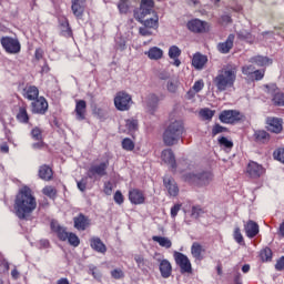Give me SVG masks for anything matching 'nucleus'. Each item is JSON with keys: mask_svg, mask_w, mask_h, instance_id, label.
Wrapping results in <instances>:
<instances>
[{"mask_svg": "<svg viewBox=\"0 0 284 284\" xmlns=\"http://www.w3.org/2000/svg\"><path fill=\"white\" fill-rule=\"evenodd\" d=\"M248 77H251V79H255V81H261V79H263V77H265V73L251 72V73H248Z\"/></svg>", "mask_w": 284, "mask_h": 284, "instance_id": "nucleus-63", "label": "nucleus"}, {"mask_svg": "<svg viewBox=\"0 0 284 284\" xmlns=\"http://www.w3.org/2000/svg\"><path fill=\"white\" fill-rule=\"evenodd\" d=\"M129 201L132 205H143L145 203V193L140 189L129 190Z\"/></svg>", "mask_w": 284, "mask_h": 284, "instance_id": "nucleus-17", "label": "nucleus"}, {"mask_svg": "<svg viewBox=\"0 0 284 284\" xmlns=\"http://www.w3.org/2000/svg\"><path fill=\"white\" fill-rule=\"evenodd\" d=\"M144 54H146L151 61H159L163 59V51L159 47L150 48L149 51L144 52Z\"/></svg>", "mask_w": 284, "mask_h": 284, "instance_id": "nucleus-32", "label": "nucleus"}, {"mask_svg": "<svg viewBox=\"0 0 284 284\" xmlns=\"http://www.w3.org/2000/svg\"><path fill=\"white\" fill-rule=\"evenodd\" d=\"M122 150H125V152H132L135 148L134 141H132V139L130 138H124L122 140Z\"/></svg>", "mask_w": 284, "mask_h": 284, "instance_id": "nucleus-40", "label": "nucleus"}, {"mask_svg": "<svg viewBox=\"0 0 284 284\" xmlns=\"http://www.w3.org/2000/svg\"><path fill=\"white\" fill-rule=\"evenodd\" d=\"M22 97L28 101H34L36 99H39V88L36 85H27L22 90Z\"/></svg>", "mask_w": 284, "mask_h": 284, "instance_id": "nucleus-26", "label": "nucleus"}, {"mask_svg": "<svg viewBox=\"0 0 284 284\" xmlns=\"http://www.w3.org/2000/svg\"><path fill=\"white\" fill-rule=\"evenodd\" d=\"M265 88H266V94H270L271 97H273L272 101L274 105L283 106L284 93L278 92V87H276V84H270V85H265Z\"/></svg>", "mask_w": 284, "mask_h": 284, "instance_id": "nucleus-14", "label": "nucleus"}, {"mask_svg": "<svg viewBox=\"0 0 284 284\" xmlns=\"http://www.w3.org/2000/svg\"><path fill=\"white\" fill-rule=\"evenodd\" d=\"M273 159L280 163H284V148L277 149L273 152Z\"/></svg>", "mask_w": 284, "mask_h": 284, "instance_id": "nucleus-47", "label": "nucleus"}, {"mask_svg": "<svg viewBox=\"0 0 284 284\" xmlns=\"http://www.w3.org/2000/svg\"><path fill=\"white\" fill-rule=\"evenodd\" d=\"M152 241L159 243L160 247H165L166 250H170V247H172V241L168 237L153 235Z\"/></svg>", "mask_w": 284, "mask_h": 284, "instance_id": "nucleus-37", "label": "nucleus"}, {"mask_svg": "<svg viewBox=\"0 0 284 284\" xmlns=\"http://www.w3.org/2000/svg\"><path fill=\"white\" fill-rule=\"evenodd\" d=\"M219 143H220V145H223L224 148H227L229 150L234 148V143L232 141L227 140V138H225V136H222L219 140Z\"/></svg>", "mask_w": 284, "mask_h": 284, "instance_id": "nucleus-54", "label": "nucleus"}, {"mask_svg": "<svg viewBox=\"0 0 284 284\" xmlns=\"http://www.w3.org/2000/svg\"><path fill=\"white\" fill-rule=\"evenodd\" d=\"M272 248L270 247H264L260 251V258L262 261V263H270L272 261Z\"/></svg>", "mask_w": 284, "mask_h": 284, "instance_id": "nucleus-38", "label": "nucleus"}, {"mask_svg": "<svg viewBox=\"0 0 284 284\" xmlns=\"http://www.w3.org/2000/svg\"><path fill=\"white\" fill-rule=\"evenodd\" d=\"M235 81L236 73L234 72H223L213 79V83L215 88H217V92H225L229 88H234Z\"/></svg>", "mask_w": 284, "mask_h": 284, "instance_id": "nucleus-4", "label": "nucleus"}, {"mask_svg": "<svg viewBox=\"0 0 284 284\" xmlns=\"http://www.w3.org/2000/svg\"><path fill=\"white\" fill-rule=\"evenodd\" d=\"M141 23H143L144 28H159V17L155 16V18H150L144 21L142 19Z\"/></svg>", "mask_w": 284, "mask_h": 284, "instance_id": "nucleus-42", "label": "nucleus"}, {"mask_svg": "<svg viewBox=\"0 0 284 284\" xmlns=\"http://www.w3.org/2000/svg\"><path fill=\"white\" fill-rule=\"evenodd\" d=\"M162 278H170L172 276V263L168 260H162L159 265Z\"/></svg>", "mask_w": 284, "mask_h": 284, "instance_id": "nucleus-29", "label": "nucleus"}, {"mask_svg": "<svg viewBox=\"0 0 284 284\" xmlns=\"http://www.w3.org/2000/svg\"><path fill=\"white\" fill-rule=\"evenodd\" d=\"M125 126L129 132H136V130H139V121L134 119H129L126 120Z\"/></svg>", "mask_w": 284, "mask_h": 284, "instance_id": "nucleus-45", "label": "nucleus"}, {"mask_svg": "<svg viewBox=\"0 0 284 284\" xmlns=\"http://www.w3.org/2000/svg\"><path fill=\"white\" fill-rule=\"evenodd\" d=\"M113 201L116 203V205H123L125 197L123 196V193L121 191H116L113 195Z\"/></svg>", "mask_w": 284, "mask_h": 284, "instance_id": "nucleus-51", "label": "nucleus"}, {"mask_svg": "<svg viewBox=\"0 0 284 284\" xmlns=\"http://www.w3.org/2000/svg\"><path fill=\"white\" fill-rule=\"evenodd\" d=\"M0 43L8 54H19L21 52V42L18 39L6 36L0 39Z\"/></svg>", "mask_w": 284, "mask_h": 284, "instance_id": "nucleus-8", "label": "nucleus"}, {"mask_svg": "<svg viewBox=\"0 0 284 284\" xmlns=\"http://www.w3.org/2000/svg\"><path fill=\"white\" fill-rule=\"evenodd\" d=\"M90 225H92V221L83 213H79L73 217V227L78 230V232H85Z\"/></svg>", "mask_w": 284, "mask_h": 284, "instance_id": "nucleus-13", "label": "nucleus"}, {"mask_svg": "<svg viewBox=\"0 0 284 284\" xmlns=\"http://www.w3.org/2000/svg\"><path fill=\"white\" fill-rule=\"evenodd\" d=\"M222 72H236V65L229 63L222 69Z\"/></svg>", "mask_w": 284, "mask_h": 284, "instance_id": "nucleus-64", "label": "nucleus"}, {"mask_svg": "<svg viewBox=\"0 0 284 284\" xmlns=\"http://www.w3.org/2000/svg\"><path fill=\"white\" fill-rule=\"evenodd\" d=\"M108 168H110V154L105 153V161L100 164L91 165L88 170L89 179H97V176H108Z\"/></svg>", "mask_w": 284, "mask_h": 284, "instance_id": "nucleus-6", "label": "nucleus"}, {"mask_svg": "<svg viewBox=\"0 0 284 284\" xmlns=\"http://www.w3.org/2000/svg\"><path fill=\"white\" fill-rule=\"evenodd\" d=\"M161 159L162 161H164V163H168V165H171L173 170H176V159L174 158V152L172 151V149L163 150L161 154Z\"/></svg>", "mask_w": 284, "mask_h": 284, "instance_id": "nucleus-27", "label": "nucleus"}, {"mask_svg": "<svg viewBox=\"0 0 284 284\" xmlns=\"http://www.w3.org/2000/svg\"><path fill=\"white\" fill-rule=\"evenodd\" d=\"M183 132H185V126L183 125L182 121L172 122L163 133L164 144L169 148L172 145H176V143L181 141Z\"/></svg>", "mask_w": 284, "mask_h": 284, "instance_id": "nucleus-2", "label": "nucleus"}, {"mask_svg": "<svg viewBox=\"0 0 284 284\" xmlns=\"http://www.w3.org/2000/svg\"><path fill=\"white\" fill-rule=\"evenodd\" d=\"M201 214H205V211H203L200 205L192 206L191 216H193V219H199Z\"/></svg>", "mask_w": 284, "mask_h": 284, "instance_id": "nucleus-48", "label": "nucleus"}, {"mask_svg": "<svg viewBox=\"0 0 284 284\" xmlns=\"http://www.w3.org/2000/svg\"><path fill=\"white\" fill-rule=\"evenodd\" d=\"M129 0H120L118 2V10L120 14H128L130 12V4H128Z\"/></svg>", "mask_w": 284, "mask_h": 284, "instance_id": "nucleus-44", "label": "nucleus"}, {"mask_svg": "<svg viewBox=\"0 0 284 284\" xmlns=\"http://www.w3.org/2000/svg\"><path fill=\"white\" fill-rule=\"evenodd\" d=\"M112 190H113L112 182H105L104 189H103L104 194H106V196H111Z\"/></svg>", "mask_w": 284, "mask_h": 284, "instance_id": "nucleus-57", "label": "nucleus"}, {"mask_svg": "<svg viewBox=\"0 0 284 284\" xmlns=\"http://www.w3.org/2000/svg\"><path fill=\"white\" fill-rule=\"evenodd\" d=\"M42 193L44 196H48L49 199H57V189L51 185H47L42 189Z\"/></svg>", "mask_w": 284, "mask_h": 284, "instance_id": "nucleus-41", "label": "nucleus"}, {"mask_svg": "<svg viewBox=\"0 0 284 284\" xmlns=\"http://www.w3.org/2000/svg\"><path fill=\"white\" fill-rule=\"evenodd\" d=\"M254 139L256 143H270V133L265 130H257L254 132Z\"/></svg>", "mask_w": 284, "mask_h": 284, "instance_id": "nucleus-34", "label": "nucleus"}, {"mask_svg": "<svg viewBox=\"0 0 284 284\" xmlns=\"http://www.w3.org/2000/svg\"><path fill=\"white\" fill-rule=\"evenodd\" d=\"M74 112L78 121H85V114H88V102H85V100H75Z\"/></svg>", "mask_w": 284, "mask_h": 284, "instance_id": "nucleus-19", "label": "nucleus"}, {"mask_svg": "<svg viewBox=\"0 0 284 284\" xmlns=\"http://www.w3.org/2000/svg\"><path fill=\"white\" fill-rule=\"evenodd\" d=\"M234 39H236L234 33L229 34L225 42H220L217 44V51L221 54H230V50H232V48H234Z\"/></svg>", "mask_w": 284, "mask_h": 284, "instance_id": "nucleus-20", "label": "nucleus"}, {"mask_svg": "<svg viewBox=\"0 0 284 284\" xmlns=\"http://www.w3.org/2000/svg\"><path fill=\"white\" fill-rule=\"evenodd\" d=\"M112 278H115V281H119L121 278H125V273H123V270L121 268H114L111 271Z\"/></svg>", "mask_w": 284, "mask_h": 284, "instance_id": "nucleus-50", "label": "nucleus"}, {"mask_svg": "<svg viewBox=\"0 0 284 284\" xmlns=\"http://www.w3.org/2000/svg\"><path fill=\"white\" fill-rule=\"evenodd\" d=\"M186 28L194 34H205L210 31V24L206 21L193 19L186 23Z\"/></svg>", "mask_w": 284, "mask_h": 284, "instance_id": "nucleus-11", "label": "nucleus"}, {"mask_svg": "<svg viewBox=\"0 0 284 284\" xmlns=\"http://www.w3.org/2000/svg\"><path fill=\"white\" fill-rule=\"evenodd\" d=\"M48 100L41 95L31 102V112L32 114H45L48 112Z\"/></svg>", "mask_w": 284, "mask_h": 284, "instance_id": "nucleus-12", "label": "nucleus"}, {"mask_svg": "<svg viewBox=\"0 0 284 284\" xmlns=\"http://www.w3.org/2000/svg\"><path fill=\"white\" fill-rule=\"evenodd\" d=\"M78 185V190H80V192H85L87 187H88V181L85 179H82L81 181H79L77 183Z\"/></svg>", "mask_w": 284, "mask_h": 284, "instance_id": "nucleus-58", "label": "nucleus"}, {"mask_svg": "<svg viewBox=\"0 0 284 284\" xmlns=\"http://www.w3.org/2000/svg\"><path fill=\"white\" fill-rule=\"evenodd\" d=\"M205 63H207V58L201 53H195L192 59V65L195 68V70H203L205 67Z\"/></svg>", "mask_w": 284, "mask_h": 284, "instance_id": "nucleus-30", "label": "nucleus"}, {"mask_svg": "<svg viewBox=\"0 0 284 284\" xmlns=\"http://www.w3.org/2000/svg\"><path fill=\"white\" fill-rule=\"evenodd\" d=\"M114 105L120 112H126L130 110V105H132V95L124 91L118 92L114 98Z\"/></svg>", "mask_w": 284, "mask_h": 284, "instance_id": "nucleus-9", "label": "nucleus"}, {"mask_svg": "<svg viewBox=\"0 0 284 284\" xmlns=\"http://www.w3.org/2000/svg\"><path fill=\"white\" fill-rule=\"evenodd\" d=\"M163 185L165 187V190L168 191V194L170 196H179V184L176 183V181L174 180V178L172 176H164L163 178Z\"/></svg>", "mask_w": 284, "mask_h": 284, "instance_id": "nucleus-18", "label": "nucleus"}, {"mask_svg": "<svg viewBox=\"0 0 284 284\" xmlns=\"http://www.w3.org/2000/svg\"><path fill=\"white\" fill-rule=\"evenodd\" d=\"M222 132H227V128H225L221 124L213 125L212 136H216V134H222Z\"/></svg>", "mask_w": 284, "mask_h": 284, "instance_id": "nucleus-52", "label": "nucleus"}, {"mask_svg": "<svg viewBox=\"0 0 284 284\" xmlns=\"http://www.w3.org/2000/svg\"><path fill=\"white\" fill-rule=\"evenodd\" d=\"M275 270L277 272H283L284 270V256L280 257L275 264Z\"/></svg>", "mask_w": 284, "mask_h": 284, "instance_id": "nucleus-59", "label": "nucleus"}, {"mask_svg": "<svg viewBox=\"0 0 284 284\" xmlns=\"http://www.w3.org/2000/svg\"><path fill=\"white\" fill-rule=\"evenodd\" d=\"M174 261L176 265L180 266L181 274H192V262H190V258L187 255L175 251L173 253Z\"/></svg>", "mask_w": 284, "mask_h": 284, "instance_id": "nucleus-10", "label": "nucleus"}, {"mask_svg": "<svg viewBox=\"0 0 284 284\" xmlns=\"http://www.w3.org/2000/svg\"><path fill=\"white\" fill-rule=\"evenodd\" d=\"M31 138L33 141H43V131L38 126L33 128L31 130Z\"/></svg>", "mask_w": 284, "mask_h": 284, "instance_id": "nucleus-46", "label": "nucleus"}, {"mask_svg": "<svg viewBox=\"0 0 284 284\" xmlns=\"http://www.w3.org/2000/svg\"><path fill=\"white\" fill-rule=\"evenodd\" d=\"M219 120L226 125H236L245 121V114L239 110H223L219 115Z\"/></svg>", "mask_w": 284, "mask_h": 284, "instance_id": "nucleus-5", "label": "nucleus"}, {"mask_svg": "<svg viewBox=\"0 0 284 284\" xmlns=\"http://www.w3.org/2000/svg\"><path fill=\"white\" fill-rule=\"evenodd\" d=\"M154 12V0H141L140 8L133 11L134 19L140 23H143V19L148 17V14H152Z\"/></svg>", "mask_w": 284, "mask_h": 284, "instance_id": "nucleus-7", "label": "nucleus"}, {"mask_svg": "<svg viewBox=\"0 0 284 284\" xmlns=\"http://www.w3.org/2000/svg\"><path fill=\"white\" fill-rule=\"evenodd\" d=\"M38 176H39V179H41L42 181H52V179H53V176H54V172L52 171V168H50V165H48V164H42V165L39 168Z\"/></svg>", "mask_w": 284, "mask_h": 284, "instance_id": "nucleus-25", "label": "nucleus"}, {"mask_svg": "<svg viewBox=\"0 0 284 284\" xmlns=\"http://www.w3.org/2000/svg\"><path fill=\"white\" fill-rule=\"evenodd\" d=\"M44 51L41 48H37L34 51V58L37 61H41L43 59Z\"/></svg>", "mask_w": 284, "mask_h": 284, "instance_id": "nucleus-62", "label": "nucleus"}, {"mask_svg": "<svg viewBox=\"0 0 284 284\" xmlns=\"http://www.w3.org/2000/svg\"><path fill=\"white\" fill-rule=\"evenodd\" d=\"M89 274H91V276H93V278H95L97 281H101L102 278L101 271H98L97 266L90 267Z\"/></svg>", "mask_w": 284, "mask_h": 284, "instance_id": "nucleus-53", "label": "nucleus"}, {"mask_svg": "<svg viewBox=\"0 0 284 284\" xmlns=\"http://www.w3.org/2000/svg\"><path fill=\"white\" fill-rule=\"evenodd\" d=\"M38 142L32 144V149L33 150H43V148H45V142H43V140H36Z\"/></svg>", "mask_w": 284, "mask_h": 284, "instance_id": "nucleus-60", "label": "nucleus"}, {"mask_svg": "<svg viewBox=\"0 0 284 284\" xmlns=\"http://www.w3.org/2000/svg\"><path fill=\"white\" fill-rule=\"evenodd\" d=\"M192 88L199 93L203 88H205V82H203V80H197L194 82Z\"/></svg>", "mask_w": 284, "mask_h": 284, "instance_id": "nucleus-56", "label": "nucleus"}, {"mask_svg": "<svg viewBox=\"0 0 284 284\" xmlns=\"http://www.w3.org/2000/svg\"><path fill=\"white\" fill-rule=\"evenodd\" d=\"M244 232L247 239H254L260 232L258 223L253 220H248L246 224H244Z\"/></svg>", "mask_w": 284, "mask_h": 284, "instance_id": "nucleus-22", "label": "nucleus"}, {"mask_svg": "<svg viewBox=\"0 0 284 284\" xmlns=\"http://www.w3.org/2000/svg\"><path fill=\"white\" fill-rule=\"evenodd\" d=\"M60 27H61V36L65 37L67 39H70V37H72V28L70 27V21L68 20V18H64L60 22Z\"/></svg>", "mask_w": 284, "mask_h": 284, "instance_id": "nucleus-35", "label": "nucleus"}, {"mask_svg": "<svg viewBox=\"0 0 284 284\" xmlns=\"http://www.w3.org/2000/svg\"><path fill=\"white\" fill-rule=\"evenodd\" d=\"M203 252H205L203 245L199 242H193L191 246V254L193 258H196V261H203Z\"/></svg>", "mask_w": 284, "mask_h": 284, "instance_id": "nucleus-33", "label": "nucleus"}, {"mask_svg": "<svg viewBox=\"0 0 284 284\" xmlns=\"http://www.w3.org/2000/svg\"><path fill=\"white\" fill-rule=\"evenodd\" d=\"M183 179L186 183L191 185H196L197 187H205L210 185V182L214 180V174L210 171H203L201 173H187L183 175Z\"/></svg>", "mask_w": 284, "mask_h": 284, "instance_id": "nucleus-3", "label": "nucleus"}, {"mask_svg": "<svg viewBox=\"0 0 284 284\" xmlns=\"http://www.w3.org/2000/svg\"><path fill=\"white\" fill-rule=\"evenodd\" d=\"M179 212H181V204H174L171 207V217L176 219V216H179Z\"/></svg>", "mask_w": 284, "mask_h": 284, "instance_id": "nucleus-55", "label": "nucleus"}, {"mask_svg": "<svg viewBox=\"0 0 284 284\" xmlns=\"http://www.w3.org/2000/svg\"><path fill=\"white\" fill-rule=\"evenodd\" d=\"M90 247L94 252H98V254H105V252H108V246H105V243L101 241V237H97V236L91 237Z\"/></svg>", "mask_w": 284, "mask_h": 284, "instance_id": "nucleus-23", "label": "nucleus"}, {"mask_svg": "<svg viewBox=\"0 0 284 284\" xmlns=\"http://www.w3.org/2000/svg\"><path fill=\"white\" fill-rule=\"evenodd\" d=\"M13 210L20 221H26L37 210V197L32 195V189L23 186L19 190L14 199Z\"/></svg>", "mask_w": 284, "mask_h": 284, "instance_id": "nucleus-1", "label": "nucleus"}, {"mask_svg": "<svg viewBox=\"0 0 284 284\" xmlns=\"http://www.w3.org/2000/svg\"><path fill=\"white\" fill-rule=\"evenodd\" d=\"M51 230L54 232V234H57L59 241H68V235L70 234V232H68V229L61 226V224L57 222H51Z\"/></svg>", "mask_w": 284, "mask_h": 284, "instance_id": "nucleus-24", "label": "nucleus"}, {"mask_svg": "<svg viewBox=\"0 0 284 284\" xmlns=\"http://www.w3.org/2000/svg\"><path fill=\"white\" fill-rule=\"evenodd\" d=\"M266 130L273 134H281L283 132V119L274 116L266 118Z\"/></svg>", "mask_w": 284, "mask_h": 284, "instance_id": "nucleus-15", "label": "nucleus"}, {"mask_svg": "<svg viewBox=\"0 0 284 284\" xmlns=\"http://www.w3.org/2000/svg\"><path fill=\"white\" fill-rule=\"evenodd\" d=\"M93 114H95V116H98V119H105V111H103V109H101V108L94 109Z\"/></svg>", "mask_w": 284, "mask_h": 284, "instance_id": "nucleus-61", "label": "nucleus"}, {"mask_svg": "<svg viewBox=\"0 0 284 284\" xmlns=\"http://www.w3.org/2000/svg\"><path fill=\"white\" fill-rule=\"evenodd\" d=\"M16 119L18 123H22V125H28V123H30V114L28 113L27 105L19 106Z\"/></svg>", "mask_w": 284, "mask_h": 284, "instance_id": "nucleus-28", "label": "nucleus"}, {"mask_svg": "<svg viewBox=\"0 0 284 284\" xmlns=\"http://www.w3.org/2000/svg\"><path fill=\"white\" fill-rule=\"evenodd\" d=\"M200 116H202L204 121H212L214 118V111L212 109L204 108L200 110Z\"/></svg>", "mask_w": 284, "mask_h": 284, "instance_id": "nucleus-43", "label": "nucleus"}, {"mask_svg": "<svg viewBox=\"0 0 284 284\" xmlns=\"http://www.w3.org/2000/svg\"><path fill=\"white\" fill-rule=\"evenodd\" d=\"M67 241L72 247H79V245H81V240L79 239V235L72 232H69Z\"/></svg>", "mask_w": 284, "mask_h": 284, "instance_id": "nucleus-39", "label": "nucleus"}, {"mask_svg": "<svg viewBox=\"0 0 284 284\" xmlns=\"http://www.w3.org/2000/svg\"><path fill=\"white\" fill-rule=\"evenodd\" d=\"M169 57L170 59H173L172 64L175 65V68H179V65H181V60L179 59V57H181V50L178 45H171L169 48Z\"/></svg>", "mask_w": 284, "mask_h": 284, "instance_id": "nucleus-31", "label": "nucleus"}, {"mask_svg": "<svg viewBox=\"0 0 284 284\" xmlns=\"http://www.w3.org/2000/svg\"><path fill=\"white\" fill-rule=\"evenodd\" d=\"M252 63L260 65V68H265V65H272V59L263 55H256L252 58Z\"/></svg>", "mask_w": 284, "mask_h": 284, "instance_id": "nucleus-36", "label": "nucleus"}, {"mask_svg": "<svg viewBox=\"0 0 284 284\" xmlns=\"http://www.w3.org/2000/svg\"><path fill=\"white\" fill-rule=\"evenodd\" d=\"M233 237H234V241L239 243V245H242V243H244L243 234L241 233L240 227L234 229Z\"/></svg>", "mask_w": 284, "mask_h": 284, "instance_id": "nucleus-49", "label": "nucleus"}, {"mask_svg": "<svg viewBox=\"0 0 284 284\" xmlns=\"http://www.w3.org/2000/svg\"><path fill=\"white\" fill-rule=\"evenodd\" d=\"M71 10L75 18L82 19L85 12V0H71Z\"/></svg>", "mask_w": 284, "mask_h": 284, "instance_id": "nucleus-21", "label": "nucleus"}, {"mask_svg": "<svg viewBox=\"0 0 284 284\" xmlns=\"http://www.w3.org/2000/svg\"><path fill=\"white\" fill-rule=\"evenodd\" d=\"M264 172L265 168L254 161H250L246 166V174L250 176V179H261Z\"/></svg>", "mask_w": 284, "mask_h": 284, "instance_id": "nucleus-16", "label": "nucleus"}]
</instances>
